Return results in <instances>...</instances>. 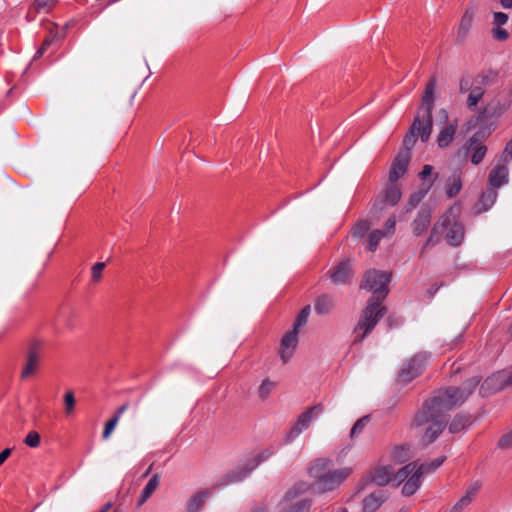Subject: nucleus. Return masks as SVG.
I'll list each match as a JSON object with an SVG mask.
<instances>
[{
    "instance_id": "obj_2",
    "label": "nucleus",
    "mask_w": 512,
    "mask_h": 512,
    "mask_svg": "<svg viewBox=\"0 0 512 512\" xmlns=\"http://www.w3.org/2000/svg\"><path fill=\"white\" fill-rule=\"evenodd\" d=\"M448 412V391H443L429 400L415 414L412 427L427 426L419 438L423 447L432 444L446 428V414Z\"/></svg>"
},
{
    "instance_id": "obj_45",
    "label": "nucleus",
    "mask_w": 512,
    "mask_h": 512,
    "mask_svg": "<svg viewBox=\"0 0 512 512\" xmlns=\"http://www.w3.org/2000/svg\"><path fill=\"white\" fill-rule=\"evenodd\" d=\"M117 424V418H111L109 421H107L102 434L103 439H108L110 437Z\"/></svg>"
},
{
    "instance_id": "obj_14",
    "label": "nucleus",
    "mask_w": 512,
    "mask_h": 512,
    "mask_svg": "<svg viewBox=\"0 0 512 512\" xmlns=\"http://www.w3.org/2000/svg\"><path fill=\"white\" fill-rule=\"evenodd\" d=\"M505 389L502 370L497 371L488 376L479 388V393L483 397H489L501 390Z\"/></svg>"
},
{
    "instance_id": "obj_49",
    "label": "nucleus",
    "mask_w": 512,
    "mask_h": 512,
    "mask_svg": "<svg viewBox=\"0 0 512 512\" xmlns=\"http://www.w3.org/2000/svg\"><path fill=\"white\" fill-rule=\"evenodd\" d=\"M502 157L504 162L512 160V139L506 144Z\"/></svg>"
},
{
    "instance_id": "obj_17",
    "label": "nucleus",
    "mask_w": 512,
    "mask_h": 512,
    "mask_svg": "<svg viewBox=\"0 0 512 512\" xmlns=\"http://www.w3.org/2000/svg\"><path fill=\"white\" fill-rule=\"evenodd\" d=\"M395 471L391 465L377 467L367 474V481L378 486L388 484L392 479L395 480Z\"/></svg>"
},
{
    "instance_id": "obj_10",
    "label": "nucleus",
    "mask_w": 512,
    "mask_h": 512,
    "mask_svg": "<svg viewBox=\"0 0 512 512\" xmlns=\"http://www.w3.org/2000/svg\"><path fill=\"white\" fill-rule=\"evenodd\" d=\"M477 376L465 380L459 386L450 387V407L462 404L479 384Z\"/></svg>"
},
{
    "instance_id": "obj_36",
    "label": "nucleus",
    "mask_w": 512,
    "mask_h": 512,
    "mask_svg": "<svg viewBox=\"0 0 512 512\" xmlns=\"http://www.w3.org/2000/svg\"><path fill=\"white\" fill-rule=\"evenodd\" d=\"M310 311H311V308H310L309 305L305 306L300 311V313L298 314V316L296 318V321H295V323L293 325V329L292 330L299 332L300 328L303 327L307 323Z\"/></svg>"
},
{
    "instance_id": "obj_28",
    "label": "nucleus",
    "mask_w": 512,
    "mask_h": 512,
    "mask_svg": "<svg viewBox=\"0 0 512 512\" xmlns=\"http://www.w3.org/2000/svg\"><path fill=\"white\" fill-rule=\"evenodd\" d=\"M401 198V191L395 183H391L384 191V203L389 206L396 205Z\"/></svg>"
},
{
    "instance_id": "obj_27",
    "label": "nucleus",
    "mask_w": 512,
    "mask_h": 512,
    "mask_svg": "<svg viewBox=\"0 0 512 512\" xmlns=\"http://www.w3.org/2000/svg\"><path fill=\"white\" fill-rule=\"evenodd\" d=\"M430 212L429 211H420L417 215V218L413 222V231L415 235L422 234L430 224Z\"/></svg>"
},
{
    "instance_id": "obj_7",
    "label": "nucleus",
    "mask_w": 512,
    "mask_h": 512,
    "mask_svg": "<svg viewBox=\"0 0 512 512\" xmlns=\"http://www.w3.org/2000/svg\"><path fill=\"white\" fill-rule=\"evenodd\" d=\"M308 487V484L300 483L288 491L284 499L280 502L281 512H308L310 501L300 497V494L304 493Z\"/></svg>"
},
{
    "instance_id": "obj_35",
    "label": "nucleus",
    "mask_w": 512,
    "mask_h": 512,
    "mask_svg": "<svg viewBox=\"0 0 512 512\" xmlns=\"http://www.w3.org/2000/svg\"><path fill=\"white\" fill-rule=\"evenodd\" d=\"M275 386V382L271 381L270 379H264L258 388V396L262 400L267 399Z\"/></svg>"
},
{
    "instance_id": "obj_30",
    "label": "nucleus",
    "mask_w": 512,
    "mask_h": 512,
    "mask_svg": "<svg viewBox=\"0 0 512 512\" xmlns=\"http://www.w3.org/2000/svg\"><path fill=\"white\" fill-rule=\"evenodd\" d=\"M470 423V416L463 413H457L450 422V433H458L464 430Z\"/></svg>"
},
{
    "instance_id": "obj_39",
    "label": "nucleus",
    "mask_w": 512,
    "mask_h": 512,
    "mask_svg": "<svg viewBox=\"0 0 512 512\" xmlns=\"http://www.w3.org/2000/svg\"><path fill=\"white\" fill-rule=\"evenodd\" d=\"M427 191H428V188H424V189H421V190L413 193L409 197V201H408L409 208L407 209V211H410L413 208H415L425 197Z\"/></svg>"
},
{
    "instance_id": "obj_32",
    "label": "nucleus",
    "mask_w": 512,
    "mask_h": 512,
    "mask_svg": "<svg viewBox=\"0 0 512 512\" xmlns=\"http://www.w3.org/2000/svg\"><path fill=\"white\" fill-rule=\"evenodd\" d=\"M439 115L441 116V119H443L440 134L438 136V144L440 147H447L448 146V124L446 120L448 119V114L443 109L439 112Z\"/></svg>"
},
{
    "instance_id": "obj_20",
    "label": "nucleus",
    "mask_w": 512,
    "mask_h": 512,
    "mask_svg": "<svg viewBox=\"0 0 512 512\" xmlns=\"http://www.w3.org/2000/svg\"><path fill=\"white\" fill-rule=\"evenodd\" d=\"M386 500V494L382 490L371 493L363 500L364 512H375Z\"/></svg>"
},
{
    "instance_id": "obj_31",
    "label": "nucleus",
    "mask_w": 512,
    "mask_h": 512,
    "mask_svg": "<svg viewBox=\"0 0 512 512\" xmlns=\"http://www.w3.org/2000/svg\"><path fill=\"white\" fill-rule=\"evenodd\" d=\"M391 457L396 463H403L409 460L411 457L410 447L406 445L396 446L392 451Z\"/></svg>"
},
{
    "instance_id": "obj_59",
    "label": "nucleus",
    "mask_w": 512,
    "mask_h": 512,
    "mask_svg": "<svg viewBox=\"0 0 512 512\" xmlns=\"http://www.w3.org/2000/svg\"><path fill=\"white\" fill-rule=\"evenodd\" d=\"M449 129H450V138H451L452 134L454 133V128L452 127V125H450Z\"/></svg>"
},
{
    "instance_id": "obj_18",
    "label": "nucleus",
    "mask_w": 512,
    "mask_h": 512,
    "mask_svg": "<svg viewBox=\"0 0 512 512\" xmlns=\"http://www.w3.org/2000/svg\"><path fill=\"white\" fill-rule=\"evenodd\" d=\"M480 489L478 483L471 485L465 492V494L456 502V504L450 509V512H463V510L471 504L476 494Z\"/></svg>"
},
{
    "instance_id": "obj_11",
    "label": "nucleus",
    "mask_w": 512,
    "mask_h": 512,
    "mask_svg": "<svg viewBox=\"0 0 512 512\" xmlns=\"http://www.w3.org/2000/svg\"><path fill=\"white\" fill-rule=\"evenodd\" d=\"M40 359L41 342L38 340H33L29 345L26 361L20 374L22 379H28L36 373Z\"/></svg>"
},
{
    "instance_id": "obj_52",
    "label": "nucleus",
    "mask_w": 512,
    "mask_h": 512,
    "mask_svg": "<svg viewBox=\"0 0 512 512\" xmlns=\"http://www.w3.org/2000/svg\"><path fill=\"white\" fill-rule=\"evenodd\" d=\"M51 42H52V39H49V38L45 39L42 46L36 52L34 58L41 57L44 54L46 48L51 44Z\"/></svg>"
},
{
    "instance_id": "obj_24",
    "label": "nucleus",
    "mask_w": 512,
    "mask_h": 512,
    "mask_svg": "<svg viewBox=\"0 0 512 512\" xmlns=\"http://www.w3.org/2000/svg\"><path fill=\"white\" fill-rule=\"evenodd\" d=\"M335 303L328 295L319 296L314 303V310L318 315H327L334 309Z\"/></svg>"
},
{
    "instance_id": "obj_1",
    "label": "nucleus",
    "mask_w": 512,
    "mask_h": 512,
    "mask_svg": "<svg viewBox=\"0 0 512 512\" xmlns=\"http://www.w3.org/2000/svg\"><path fill=\"white\" fill-rule=\"evenodd\" d=\"M390 274L378 270L366 273L361 288L372 291L373 296L368 300L357 325L352 333V344L361 343L372 332L379 320L384 316L386 309L381 305L389 289Z\"/></svg>"
},
{
    "instance_id": "obj_15",
    "label": "nucleus",
    "mask_w": 512,
    "mask_h": 512,
    "mask_svg": "<svg viewBox=\"0 0 512 512\" xmlns=\"http://www.w3.org/2000/svg\"><path fill=\"white\" fill-rule=\"evenodd\" d=\"M411 155L408 151H401L394 159L389 172L390 183H396L407 171Z\"/></svg>"
},
{
    "instance_id": "obj_60",
    "label": "nucleus",
    "mask_w": 512,
    "mask_h": 512,
    "mask_svg": "<svg viewBox=\"0 0 512 512\" xmlns=\"http://www.w3.org/2000/svg\"><path fill=\"white\" fill-rule=\"evenodd\" d=\"M509 333H510V334H511V336H512V323H511V326H510V328H509Z\"/></svg>"
},
{
    "instance_id": "obj_13",
    "label": "nucleus",
    "mask_w": 512,
    "mask_h": 512,
    "mask_svg": "<svg viewBox=\"0 0 512 512\" xmlns=\"http://www.w3.org/2000/svg\"><path fill=\"white\" fill-rule=\"evenodd\" d=\"M487 152V148L481 142L476 139L471 138L460 150L458 156L467 157L470 155L471 162L474 165H478Z\"/></svg>"
},
{
    "instance_id": "obj_57",
    "label": "nucleus",
    "mask_w": 512,
    "mask_h": 512,
    "mask_svg": "<svg viewBox=\"0 0 512 512\" xmlns=\"http://www.w3.org/2000/svg\"><path fill=\"white\" fill-rule=\"evenodd\" d=\"M501 6L504 9H511L512 8V0H500Z\"/></svg>"
},
{
    "instance_id": "obj_25",
    "label": "nucleus",
    "mask_w": 512,
    "mask_h": 512,
    "mask_svg": "<svg viewBox=\"0 0 512 512\" xmlns=\"http://www.w3.org/2000/svg\"><path fill=\"white\" fill-rule=\"evenodd\" d=\"M209 496L208 491H200L193 495L187 504V512H199Z\"/></svg>"
},
{
    "instance_id": "obj_6",
    "label": "nucleus",
    "mask_w": 512,
    "mask_h": 512,
    "mask_svg": "<svg viewBox=\"0 0 512 512\" xmlns=\"http://www.w3.org/2000/svg\"><path fill=\"white\" fill-rule=\"evenodd\" d=\"M488 84V77L485 75L470 76L465 75L461 78L459 83V90L461 93H468L466 105L470 110H474L482 99L486 86Z\"/></svg>"
},
{
    "instance_id": "obj_56",
    "label": "nucleus",
    "mask_w": 512,
    "mask_h": 512,
    "mask_svg": "<svg viewBox=\"0 0 512 512\" xmlns=\"http://www.w3.org/2000/svg\"><path fill=\"white\" fill-rule=\"evenodd\" d=\"M440 286H441V285H437V284H435V285H433L431 288H429V289L427 290V294H428V296L431 298V297L434 295V293H436V292L438 291V289L440 288Z\"/></svg>"
},
{
    "instance_id": "obj_37",
    "label": "nucleus",
    "mask_w": 512,
    "mask_h": 512,
    "mask_svg": "<svg viewBox=\"0 0 512 512\" xmlns=\"http://www.w3.org/2000/svg\"><path fill=\"white\" fill-rule=\"evenodd\" d=\"M55 3L56 0H35L33 8L37 13H49Z\"/></svg>"
},
{
    "instance_id": "obj_46",
    "label": "nucleus",
    "mask_w": 512,
    "mask_h": 512,
    "mask_svg": "<svg viewBox=\"0 0 512 512\" xmlns=\"http://www.w3.org/2000/svg\"><path fill=\"white\" fill-rule=\"evenodd\" d=\"M498 446L501 449H511L512 448V430L509 431L508 433L504 434L500 438V440L498 442Z\"/></svg>"
},
{
    "instance_id": "obj_26",
    "label": "nucleus",
    "mask_w": 512,
    "mask_h": 512,
    "mask_svg": "<svg viewBox=\"0 0 512 512\" xmlns=\"http://www.w3.org/2000/svg\"><path fill=\"white\" fill-rule=\"evenodd\" d=\"M465 237V229L462 223L455 221L450 225V246H459Z\"/></svg>"
},
{
    "instance_id": "obj_19",
    "label": "nucleus",
    "mask_w": 512,
    "mask_h": 512,
    "mask_svg": "<svg viewBox=\"0 0 512 512\" xmlns=\"http://www.w3.org/2000/svg\"><path fill=\"white\" fill-rule=\"evenodd\" d=\"M352 270L348 261L341 262L331 273V280L336 285L345 284L351 277Z\"/></svg>"
},
{
    "instance_id": "obj_44",
    "label": "nucleus",
    "mask_w": 512,
    "mask_h": 512,
    "mask_svg": "<svg viewBox=\"0 0 512 512\" xmlns=\"http://www.w3.org/2000/svg\"><path fill=\"white\" fill-rule=\"evenodd\" d=\"M447 225H448V220L445 216H443L440 220V223L434 227L433 233H432L431 237L429 238V240L427 241L426 246L432 245L435 242H437L438 240H434V238H435V235H436L439 227L441 226V228L443 229V232H445Z\"/></svg>"
},
{
    "instance_id": "obj_41",
    "label": "nucleus",
    "mask_w": 512,
    "mask_h": 512,
    "mask_svg": "<svg viewBox=\"0 0 512 512\" xmlns=\"http://www.w3.org/2000/svg\"><path fill=\"white\" fill-rule=\"evenodd\" d=\"M75 403H76V400H75V396H74L73 392L72 391L67 392L64 395L65 413L67 415H70L73 413L74 408H75Z\"/></svg>"
},
{
    "instance_id": "obj_38",
    "label": "nucleus",
    "mask_w": 512,
    "mask_h": 512,
    "mask_svg": "<svg viewBox=\"0 0 512 512\" xmlns=\"http://www.w3.org/2000/svg\"><path fill=\"white\" fill-rule=\"evenodd\" d=\"M386 236V232L383 230H374L369 235L368 249L370 251L376 250L381 239Z\"/></svg>"
},
{
    "instance_id": "obj_12",
    "label": "nucleus",
    "mask_w": 512,
    "mask_h": 512,
    "mask_svg": "<svg viewBox=\"0 0 512 512\" xmlns=\"http://www.w3.org/2000/svg\"><path fill=\"white\" fill-rule=\"evenodd\" d=\"M322 411V407L320 405H316L308 410H306L305 412H303L296 424L291 428V430L289 431V433L287 434L286 436V442L289 443V442H292L295 438H297L302 431L306 430L310 423L312 422V420L318 416Z\"/></svg>"
},
{
    "instance_id": "obj_43",
    "label": "nucleus",
    "mask_w": 512,
    "mask_h": 512,
    "mask_svg": "<svg viewBox=\"0 0 512 512\" xmlns=\"http://www.w3.org/2000/svg\"><path fill=\"white\" fill-rule=\"evenodd\" d=\"M369 229L370 225L367 221H359L353 228V236L363 237L368 232Z\"/></svg>"
},
{
    "instance_id": "obj_58",
    "label": "nucleus",
    "mask_w": 512,
    "mask_h": 512,
    "mask_svg": "<svg viewBox=\"0 0 512 512\" xmlns=\"http://www.w3.org/2000/svg\"><path fill=\"white\" fill-rule=\"evenodd\" d=\"M111 506H112L111 503H107L105 505V507L100 512H107L111 508Z\"/></svg>"
},
{
    "instance_id": "obj_48",
    "label": "nucleus",
    "mask_w": 512,
    "mask_h": 512,
    "mask_svg": "<svg viewBox=\"0 0 512 512\" xmlns=\"http://www.w3.org/2000/svg\"><path fill=\"white\" fill-rule=\"evenodd\" d=\"M493 17H494L493 23L497 27H501L502 25L506 24L508 21V15L503 12H495Z\"/></svg>"
},
{
    "instance_id": "obj_55",
    "label": "nucleus",
    "mask_w": 512,
    "mask_h": 512,
    "mask_svg": "<svg viewBox=\"0 0 512 512\" xmlns=\"http://www.w3.org/2000/svg\"><path fill=\"white\" fill-rule=\"evenodd\" d=\"M10 454H11V449H9V448L4 449L0 453V465H2L6 461V459L10 456Z\"/></svg>"
},
{
    "instance_id": "obj_54",
    "label": "nucleus",
    "mask_w": 512,
    "mask_h": 512,
    "mask_svg": "<svg viewBox=\"0 0 512 512\" xmlns=\"http://www.w3.org/2000/svg\"><path fill=\"white\" fill-rule=\"evenodd\" d=\"M432 166L431 165H425L423 167V170L420 172V178L425 179L428 175L432 172Z\"/></svg>"
},
{
    "instance_id": "obj_4",
    "label": "nucleus",
    "mask_w": 512,
    "mask_h": 512,
    "mask_svg": "<svg viewBox=\"0 0 512 512\" xmlns=\"http://www.w3.org/2000/svg\"><path fill=\"white\" fill-rule=\"evenodd\" d=\"M331 461L328 459L315 460L309 474L315 479L314 489L318 492H329L339 487L353 472L350 467L330 470Z\"/></svg>"
},
{
    "instance_id": "obj_16",
    "label": "nucleus",
    "mask_w": 512,
    "mask_h": 512,
    "mask_svg": "<svg viewBox=\"0 0 512 512\" xmlns=\"http://www.w3.org/2000/svg\"><path fill=\"white\" fill-rule=\"evenodd\" d=\"M298 333L299 332L297 331L290 330L282 337L280 346V358L284 364L287 363L294 354V351L298 345Z\"/></svg>"
},
{
    "instance_id": "obj_33",
    "label": "nucleus",
    "mask_w": 512,
    "mask_h": 512,
    "mask_svg": "<svg viewBox=\"0 0 512 512\" xmlns=\"http://www.w3.org/2000/svg\"><path fill=\"white\" fill-rule=\"evenodd\" d=\"M370 421V416L366 415L358 419L350 430V438L354 439L358 437L364 431L365 427Z\"/></svg>"
},
{
    "instance_id": "obj_42",
    "label": "nucleus",
    "mask_w": 512,
    "mask_h": 512,
    "mask_svg": "<svg viewBox=\"0 0 512 512\" xmlns=\"http://www.w3.org/2000/svg\"><path fill=\"white\" fill-rule=\"evenodd\" d=\"M40 441V435L36 431H30L24 439V443L31 448L38 447L40 445Z\"/></svg>"
},
{
    "instance_id": "obj_51",
    "label": "nucleus",
    "mask_w": 512,
    "mask_h": 512,
    "mask_svg": "<svg viewBox=\"0 0 512 512\" xmlns=\"http://www.w3.org/2000/svg\"><path fill=\"white\" fill-rule=\"evenodd\" d=\"M505 388L512 387V370H502Z\"/></svg>"
},
{
    "instance_id": "obj_53",
    "label": "nucleus",
    "mask_w": 512,
    "mask_h": 512,
    "mask_svg": "<svg viewBox=\"0 0 512 512\" xmlns=\"http://www.w3.org/2000/svg\"><path fill=\"white\" fill-rule=\"evenodd\" d=\"M129 408V403H124L123 405H121L115 412L114 416L112 418H117V422H119L122 414L127 411Z\"/></svg>"
},
{
    "instance_id": "obj_61",
    "label": "nucleus",
    "mask_w": 512,
    "mask_h": 512,
    "mask_svg": "<svg viewBox=\"0 0 512 512\" xmlns=\"http://www.w3.org/2000/svg\"><path fill=\"white\" fill-rule=\"evenodd\" d=\"M260 512H265L264 510H261Z\"/></svg>"
},
{
    "instance_id": "obj_34",
    "label": "nucleus",
    "mask_w": 512,
    "mask_h": 512,
    "mask_svg": "<svg viewBox=\"0 0 512 512\" xmlns=\"http://www.w3.org/2000/svg\"><path fill=\"white\" fill-rule=\"evenodd\" d=\"M461 174V170H456L450 177V197L458 194L462 189Z\"/></svg>"
},
{
    "instance_id": "obj_47",
    "label": "nucleus",
    "mask_w": 512,
    "mask_h": 512,
    "mask_svg": "<svg viewBox=\"0 0 512 512\" xmlns=\"http://www.w3.org/2000/svg\"><path fill=\"white\" fill-rule=\"evenodd\" d=\"M492 35H493L494 39H496L498 41H505L509 37L508 32L501 27L493 28Z\"/></svg>"
},
{
    "instance_id": "obj_23",
    "label": "nucleus",
    "mask_w": 512,
    "mask_h": 512,
    "mask_svg": "<svg viewBox=\"0 0 512 512\" xmlns=\"http://www.w3.org/2000/svg\"><path fill=\"white\" fill-rule=\"evenodd\" d=\"M159 482H160V476L158 474L153 475L149 479L147 484L142 489L140 496L137 500V505L139 507L142 506L151 497V495L155 492V490L159 486Z\"/></svg>"
},
{
    "instance_id": "obj_40",
    "label": "nucleus",
    "mask_w": 512,
    "mask_h": 512,
    "mask_svg": "<svg viewBox=\"0 0 512 512\" xmlns=\"http://www.w3.org/2000/svg\"><path fill=\"white\" fill-rule=\"evenodd\" d=\"M106 264L104 262H97L91 268V282L98 283L102 278V273Z\"/></svg>"
},
{
    "instance_id": "obj_50",
    "label": "nucleus",
    "mask_w": 512,
    "mask_h": 512,
    "mask_svg": "<svg viewBox=\"0 0 512 512\" xmlns=\"http://www.w3.org/2000/svg\"><path fill=\"white\" fill-rule=\"evenodd\" d=\"M395 224H396V220L394 217L388 218V220L385 223V230H384L386 232V235L394 232Z\"/></svg>"
},
{
    "instance_id": "obj_9",
    "label": "nucleus",
    "mask_w": 512,
    "mask_h": 512,
    "mask_svg": "<svg viewBox=\"0 0 512 512\" xmlns=\"http://www.w3.org/2000/svg\"><path fill=\"white\" fill-rule=\"evenodd\" d=\"M427 360L428 355L426 353H419L413 356L401 368L398 375V381L404 385L410 383L423 372L426 367Z\"/></svg>"
},
{
    "instance_id": "obj_29",
    "label": "nucleus",
    "mask_w": 512,
    "mask_h": 512,
    "mask_svg": "<svg viewBox=\"0 0 512 512\" xmlns=\"http://www.w3.org/2000/svg\"><path fill=\"white\" fill-rule=\"evenodd\" d=\"M472 21H473V12L468 9L464 13V15L461 19L459 28H458V41H463L466 38V36L471 28Z\"/></svg>"
},
{
    "instance_id": "obj_3",
    "label": "nucleus",
    "mask_w": 512,
    "mask_h": 512,
    "mask_svg": "<svg viewBox=\"0 0 512 512\" xmlns=\"http://www.w3.org/2000/svg\"><path fill=\"white\" fill-rule=\"evenodd\" d=\"M435 88V80L431 79L426 85L419 113L415 117L409 132L403 139V151H408L410 153V150L416 143L417 135L421 137L423 142L428 140L432 130L431 112L435 100Z\"/></svg>"
},
{
    "instance_id": "obj_22",
    "label": "nucleus",
    "mask_w": 512,
    "mask_h": 512,
    "mask_svg": "<svg viewBox=\"0 0 512 512\" xmlns=\"http://www.w3.org/2000/svg\"><path fill=\"white\" fill-rule=\"evenodd\" d=\"M498 193L493 188H488L484 191L476 205L477 212H486L488 211L496 202Z\"/></svg>"
},
{
    "instance_id": "obj_21",
    "label": "nucleus",
    "mask_w": 512,
    "mask_h": 512,
    "mask_svg": "<svg viewBox=\"0 0 512 512\" xmlns=\"http://www.w3.org/2000/svg\"><path fill=\"white\" fill-rule=\"evenodd\" d=\"M508 182V169L500 165L491 170L489 183L493 189L499 188Z\"/></svg>"
},
{
    "instance_id": "obj_5",
    "label": "nucleus",
    "mask_w": 512,
    "mask_h": 512,
    "mask_svg": "<svg viewBox=\"0 0 512 512\" xmlns=\"http://www.w3.org/2000/svg\"><path fill=\"white\" fill-rule=\"evenodd\" d=\"M444 461L445 456H442L429 463L411 462L399 469L395 474V481L398 484L404 482L402 494L404 496L413 495L421 486V478L435 471Z\"/></svg>"
},
{
    "instance_id": "obj_8",
    "label": "nucleus",
    "mask_w": 512,
    "mask_h": 512,
    "mask_svg": "<svg viewBox=\"0 0 512 512\" xmlns=\"http://www.w3.org/2000/svg\"><path fill=\"white\" fill-rule=\"evenodd\" d=\"M273 454L269 449L263 450L261 453L253 456L247 463L242 466L237 467L235 470H232L226 475V483H235L242 481L244 478L248 476L250 472H252L257 466H259L262 462L266 461Z\"/></svg>"
}]
</instances>
